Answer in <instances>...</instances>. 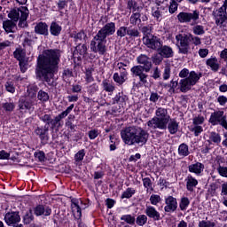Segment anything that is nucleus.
Listing matches in <instances>:
<instances>
[{
	"mask_svg": "<svg viewBox=\"0 0 227 227\" xmlns=\"http://www.w3.org/2000/svg\"><path fill=\"white\" fill-rule=\"evenodd\" d=\"M59 58H61L59 50H45L43 55H39L36 75L41 81H45L48 84L52 82L54 73L58 72Z\"/></svg>",
	"mask_w": 227,
	"mask_h": 227,
	"instance_id": "nucleus-1",
	"label": "nucleus"
},
{
	"mask_svg": "<svg viewBox=\"0 0 227 227\" xmlns=\"http://www.w3.org/2000/svg\"><path fill=\"white\" fill-rule=\"evenodd\" d=\"M178 76L180 77V81L171 80L169 84H168V93L173 95V93H176V88L180 90L181 93H187L190 90H192V86H196L201 79V73H197L196 71H189L187 68H183ZM179 84V86H178Z\"/></svg>",
	"mask_w": 227,
	"mask_h": 227,
	"instance_id": "nucleus-2",
	"label": "nucleus"
},
{
	"mask_svg": "<svg viewBox=\"0 0 227 227\" xmlns=\"http://www.w3.org/2000/svg\"><path fill=\"white\" fill-rule=\"evenodd\" d=\"M114 33H116V24L114 22L106 23L90 42V51L92 52H98V54L104 56L107 51L106 48L107 40L106 38L113 35Z\"/></svg>",
	"mask_w": 227,
	"mask_h": 227,
	"instance_id": "nucleus-3",
	"label": "nucleus"
},
{
	"mask_svg": "<svg viewBox=\"0 0 227 227\" xmlns=\"http://www.w3.org/2000/svg\"><path fill=\"white\" fill-rule=\"evenodd\" d=\"M148 137L149 135L145 129L136 126L127 127L121 131V137L128 146L146 145Z\"/></svg>",
	"mask_w": 227,
	"mask_h": 227,
	"instance_id": "nucleus-4",
	"label": "nucleus"
},
{
	"mask_svg": "<svg viewBox=\"0 0 227 227\" xmlns=\"http://www.w3.org/2000/svg\"><path fill=\"white\" fill-rule=\"evenodd\" d=\"M169 120H171V116L168 109L158 107L155 111V116L147 121V127L151 130H156V129H159V130H166Z\"/></svg>",
	"mask_w": 227,
	"mask_h": 227,
	"instance_id": "nucleus-5",
	"label": "nucleus"
},
{
	"mask_svg": "<svg viewBox=\"0 0 227 227\" xmlns=\"http://www.w3.org/2000/svg\"><path fill=\"white\" fill-rule=\"evenodd\" d=\"M27 15H29V11L27 9L23 8L22 10L17 8L12 9L9 14V19H12L14 22H17L20 20V26L24 27L26 26V20H27Z\"/></svg>",
	"mask_w": 227,
	"mask_h": 227,
	"instance_id": "nucleus-6",
	"label": "nucleus"
},
{
	"mask_svg": "<svg viewBox=\"0 0 227 227\" xmlns=\"http://www.w3.org/2000/svg\"><path fill=\"white\" fill-rule=\"evenodd\" d=\"M176 45L179 54H189L191 52V45L189 44V35L179 34L176 35Z\"/></svg>",
	"mask_w": 227,
	"mask_h": 227,
	"instance_id": "nucleus-7",
	"label": "nucleus"
},
{
	"mask_svg": "<svg viewBox=\"0 0 227 227\" xmlns=\"http://www.w3.org/2000/svg\"><path fill=\"white\" fill-rule=\"evenodd\" d=\"M209 122L212 125H221L227 130V116L224 114V111L218 110L211 114Z\"/></svg>",
	"mask_w": 227,
	"mask_h": 227,
	"instance_id": "nucleus-8",
	"label": "nucleus"
},
{
	"mask_svg": "<svg viewBox=\"0 0 227 227\" xmlns=\"http://www.w3.org/2000/svg\"><path fill=\"white\" fill-rule=\"evenodd\" d=\"M179 22L187 23L192 22V25L198 24L200 20V12L193 11L192 12H180L177 15Z\"/></svg>",
	"mask_w": 227,
	"mask_h": 227,
	"instance_id": "nucleus-9",
	"label": "nucleus"
},
{
	"mask_svg": "<svg viewBox=\"0 0 227 227\" xmlns=\"http://www.w3.org/2000/svg\"><path fill=\"white\" fill-rule=\"evenodd\" d=\"M143 42L148 49H152L153 51H159L162 47V42L157 35H147L144 36Z\"/></svg>",
	"mask_w": 227,
	"mask_h": 227,
	"instance_id": "nucleus-10",
	"label": "nucleus"
},
{
	"mask_svg": "<svg viewBox=\"0 0 227 227\" xmlns=\"http://www.w3.org/2000/svg\"><path fill=\"white\" fill-rule=\"evenodd\" d=\"M214 16L216 26L221 27L227 20L226 4H223L218 10L215 11Z\"/></svg>",
	"mask_w": 227,
	"mask_h": 227,
	"instance_id": "nucleus-11",
	"label": "nucleus"
},
{
	"mask_svg": "<svg viewBox=\"0 0 227 227\" xmlns=\"http://www.w3.org/2000/svg\"><path fill=\"white\" fill-rule=\"evenodd\" d=\"M71 208L74 219H79L82 215V210L84 208V203L81 200H72Z\"/></svg>",
	"mask_w": 227,
	"mask_h": 227,
	"instance_id": "nucleus-12",
	"label": "nucleus"
},
{
	"mask_svg": "<svg viewBox=\"0 0 227 227\" xmlns=\"http://www.w3.org/2000/svg\"><path fill=\"white\" fill-rule=\"evenodd\" d=\"M74 104H72L70 106H68L64 112L59 114L58 116H56L54 119H51L50 121V125L52 129H54L63 118H67V114H70L72 113V110L74 109Z\"/></svg>",
	"mask_w": 227,
	"mask_h": 227,
	"instance_id": "nucleus-13",
	"label": "nucleus"
},
{
	"mask_svg": "<svg viewBox=\"0 0 227 227\" xmlns=\"http://www.w3.org/2000/svg\"><path fill=\"white\" fill-rule=\"evenodd\" d=\"M188 171L193 173L196 176H201L205 171V165L201 162H195L188 166Z\"/></svg>",
	"mask_w": 227,
	"mask_h": 227,
	"instance_id": "nucleus-14",
	"label": "nucleus"
},
{
	"mask_svg": "<svg viewBox=\"0 0 227 227\" xmlns=\"http://www.w3.org/2000/svg\"><path fill=\"white\" fill-rule=\"evenodd\" d=\"M130 72L133 74V75L139 77L141 82L144 84L146 83V77H148V75L145 74V67L142 66H134L130 69Z\"/></svg>",
	"mask_w": 227,
	"mask_h": 227,
	"instance_id": "nucleus-15",
	"label": "nucleus"
},
{
	"mask_svg": "<svg viewBox=\"0 0 227 227\" xmlns=\"http://www.w3.org/2000/svg\"><path fill=\"white\" fill-rule=\"evenodd\" d=\"M4 221L8 226H12V224H17V223H20V215L17 212L7 213L4 215Z\"/></svg>",
	"mask_w": 227,
	"mask_h": 227,
	"instance_id": "nucleus-16",
	"label": "nucleus"
},
{
	"mask_svg": "<svg viewBox=\"0 0 227 227\" xmlns=\"http://www.w3.org/2000/svg\"><path fill=\"white\" fill-rule=\"evenodd\" d=\"M145 214L153 221H160V213L153 206H146Z\"/></svg>",
	"mask_w": 227,
	"mask_h": 227,
	"instance_id": "nucleus-17",
	"label": "nucleus"
},
{
	"mask_svg": "<svg viewBox=\"0 0 227 227\" xmlns=\"http://www.w3.org/2000/svg\"><path fill=\"white\" fill-rule=\"evenodd\" d=\"M34 214L37 216H49L51 215V214H52V209H51V207H49L48 206L38 205L34 208Z\"/></svg>",
	"mask_w": 227,
	"mask_h": 227,
	"instance_id": "nucleus-18",
	"label": "nucleus"
},
{
	"mask_svg": "<svg viewBox=\"0 0 227 227\" xmlns=\"http://www.w3.org/2000/svg\"><path fill=\"white\" fill-rule=\"evenodd\" d=\"M166 206L164 207L165 212H175L176 210V207H178V203L176 202V199L172 196H169L165 200Z\"/></svg>",
	"mask_w": 227,
	"mask_h": 227,
	"instance_id": "nucleus-19",
	"label": "nucleus"
},
{
	"mask_svg": "<svg viewBox=\"0 0 227 227\" xmlns=\"http://www.w3.org/2000/svg\"><path fill=\"white\" fill-rule=\"evenodd\" d=\"M206 65L207 68H210L212 72H219V68H221V63L219 62V59L215 57H211L207 59Z\"/></svg>",
	"mask_w": 227,
	"mask_h": 227,
	"instance_id": "nucleus-20",
	"label": "nucleus"
},
{
	"mask_svg": "<svg viewBox=\"0 0 227 227\" xmlns=\"http://www.w3.org/2000/svg\"><path fill=\"white\" fill-rule=\"evenodd\" d=\"M137 63L144 66L145 72H150V68H152V60L146 55H140L137 59Z\"/></svg>",
	"mask_w": 227,
	"mask_h": 227,
	"instance_id": "nucleus-21",
	"label": "nucleus"
},
{
	"mask_svg": "<svg viewBox=\"0 0 227 227\" xmlns=\"http://www.w3.org/2000/svg\"><path fill=\"white\" fill-rule=\"evenodd\" d=\"M162 10L164 8L158 4H153L152 7V15L158 22L162 20Z\"/></svg>",
	"mask_w": 227,
	"mask_h": 227,
	"instance_id": "nucleus-22",
	"label": "nucleus"
},
{
	"mask_svg": "<svg viewBox=\"0 0 227 227\" xmlns=\"http://www.w3.org/2000/svg\"><path fill=\"white\" fill-rule=\"evenodd\" d=\"M185 183H186L187 191H190V192H192V191H194V187L198 185V179L189 175L185 179Z\"/></svg>",
	"mask_w": 227,
	"mask_h": 227,
	"instance_id": "nucleus-23",
	"label": "nucleus"
},
{
	"mask_svg": "<svg viewBox=\"0 0 227 227\" xmlns=\"http://www.w3.org/2000/svg\"><path fill=\"white\" fill-rule=\"evenodd\" d=\"M159 54L161 58H173V48L167 45L160 46Z\"/></svg>",
	"mask_w": 227,
	"mask_h": 227,
	"instance_id": "nucleus-24",
	"label": "nucleus"
},
{
	"mask_svg": "<svg viewBox=\"0 0 227 227\" xmlns=\"http://www.w3.org/2000/svg\"><path fill=\"white\" fill-rule=\"evenodd\" d=\"M113 79L114 82H117V84H123V82L127 81V71H122L121 74L118 73H114Z\"/></svg>",
	"mask_w": 227,
	"mask_h": 227,
	"instance_id": "nucleus-25",
	"label": "nucleus"
},
{
	"mask_svg": "<svg viewBox=\"0 0 227 227\" xmlns=\"http://www.w3.org/2000/svg\"><path fill=\"white\" fill-rule=\"evenodd\" d=\"M179 123L175 119H170L168 122L167 128L170 134H176L178 132Z\"/></svg>",
	"mask_w": 227,
	"mask_h": 227,
	"instance_id": "nucleus-26",
	"label": "nucleus"
},
{
	"mask_svg": "<svg viewBox=\"0 0 227 227\" xmlns=\"http://www.w3.org/2000/svg\"><path fill=\"white\" fill-rule=\"evenodd\" d=\"M35 31L37 35H48L49 27L47 24L40 22L35 27Z\"/></svg>",
	"mask_w": 227,
	"mask_h": 227,
	"instance_id": "nucleus-27",
	"label": "nucleus"
},
{
	"mask_svg": "<svg viewBox=\"0 0 227 227\" xmlns=\"http://www.w3.org/2000/svg\"><path fill=\"white\" fill-rule=\"evenodd\" d=\"M75 54H80V57H78L80 59L85 58L88 54V46H86V44L77 45L74 56H75Z\"/></svg>",
	"mask_w": 227,
	"mask_h": 227,
	"instance_id": "nucleus-28",
	"label": "nucleus"
},
{
	"mask_svg": "<svg viewBox=\"0 0 227 227\" xmlns=\"http://www.w3.org/2000/svg\"><path fill=\"white\" fill-rule=\"evenodd\" d=\"M35 106V99L34 98H27L25 101H21L20 103V109L22 111L27 109H32V107Z\"/></svg>",
	"mask_w": 227,
	"mask_h": 227,
	"instance_id": "nucleus-29",
	"label": "nucleus"
},
{
	"mask_svg": "<svg viewBox=\"0 0 227 227\" xmlns=\"http://www.w3.org/2000/svg\"><path fill=\"white\" fill-rule=\"evenodd\" d=\"M61 26L58 24L57 22H52L50 27V33L53 36H59L61 33Z\"/></svg>",
	"mask_w": 227,
	"mask_h": 227,
	"instance_id": "nucleus-30",
	"label": "nucleus"
},
{
	"mask_svg": "<svg viewBox=\"0 0 227 227\" xmlns=\"http://www.w3.org/2000/svg\"><path fill=\"white\" fill-rule=\"evenodd\" d=\"M3 27L6 33H13V29H15V22L12 20H5L3 22Z\"/></svg>",
	"mask_w": 227,
	"mask_h": 227,
	"instance_id": "nucleus-31",
	"label": "nucleus"
},
{
	"mask_svg": "<svg viewBox=\"0 0 227 227\" xmlns=\"http://www.w3.org/2000/svg\"><path fill=\"white\" fill-rule=\"evenodd\" d=\"M189 153V145L186 144H181L178 147V155L180 157H187Z\"/></svg>",
	"mask_w": 227,
	"mask_h": 227,
	"instance_id": "nucleus-32",
	"label": "nucleus"
},
{
	"mask_svg": "<svg viewBox=\"0 0 227 227\" xmlns=\"http://www.w3.org/2000/svg\"><path fill=\"white\" fill-rule=\"evenodd\" d=\"M102 86L105 91H107V93H113L114 91V85L111 83L108 80H104L102 82Z\"/></svg>",
	"mask_w": 227,
	"mask_h": 227,
	"instance_id": "nucleus-33",
	"label": "nucleus"
},
{
	"mask_svg": "<svg viewBox=\"0 0 227 227\" xmlns=\"http://www.w3.org/2000/svg\"><path fill=\"white\" fill-rule=\"evenodd\" d=\"M192 33L197 36H201L205 34V27L202 25H195L192 27Z\"/></svg>",
	"mask_w": 227,
	"mask_h": 227,
	"instance_id": "nucleus-34",
	"label": "nucleus"
},
{
	"mask_svg": "<svg viewBox=\"0 0 227 227\" xmlns=\"http://www.w3.org/2000/svg\"><path fill=\"white\" fill-rule=\"evenodd\" d=\"M14 58L18 59V61H23L26 59V52L22 49H16V51L13 52Z\"/></svg>",
	"mask_w": 227,
	"mask_h": 227,
	"instance_id": "nucleus-35",
	"label": "nucleus"
},
{
	"mask_svg": "<svg viewBox=\"0 0 227 227\" xmlns=\"http://www.w3.org/2000/svg\"><path fill=\"white\" fill-rule=\"evenodd\" d=\"M130 22L134 26H137V24H141V14L139 13V12L137 11V12L131 15Z\"/></svg>",
	"mask_w": 227,
	"mask_h": 227,
	"instance_id": "nucleus-36",
	"label": "nucleus"
},
{
	"mask_svg": "<svg viewBox=\"0 0 227 227\" xmlns=\"http://www.w3.org/2000/svg\"><path fill=\"white\" fill-rule=\"evenodd\" d=\"M135 221L137 226H145V224L148 223V216L145 215H140L137 217V219H135Z\"/></svg>",
	"mask_w": 227,
	"mask_h": 227,
	"instance_id": "nucleus-37",
	"label": "nucleus"
},
{
	"mask_svg": "<svg viewBox=\"0 0 227 227\" xmlns=\"http://www.w3.org/2000/svg\"><path fill=\"white\" fill-rule=\"evenodd\" d=\"M35 219L33 216V211L29 209L28 211L26 212L25 215L23 216V223L25 224H29L32 223V221Z\"/></svg>",
	"mask_w": 227,
	"mask_h": 227,
	"instance_id": "nucleus-38",
	"label": "nucleus"
},
{
	"mask_svg": "<svg viewBox=\"0 0 227 227\" xmlns=\"http://www.w3.org/2000/svg\"><path fill=\"white\" fill-rule=\"evenodd\" d=\"M198 227H215V221L207 219L200 221Z\"/></svg>",
	"mask_w": 227,
	"mask_h": 227,
	"instance_id": "nucleus-39",
	"label": "nucleus"
},
{
	"mask_svg": "<svg viewBox=\"0 0 227 227\" xmlns=\"http://www.w3.org/2000/svg\"><path fill=\"white\" fill-rule=\"evenodd\" d=\"M209 141H212V143L219 145V143H221V135H219V133L216 132H211L209 134Z\"/></svg>",
	"mask_w": 227,
	"mask_h": 227,
	"instance_id": "nucleus-40",
	"label": "nucleus"
},
{
	"mask_svg": "<svg viewBox=\"0 0 227 227\" xmlns=\"http://www.w3.org/2000/svg\"><path fill=\"white\" fill-rule=\"evenodd\" d=\"M136 194V190H134L133 188H128L126 189V191H124L121 194V199H127L129 200V198H132V195Z\"/></svg>",
	"mask_w": 227,
	"mask_h": 227,
	"instance_id": "nucleus-41",
	"label": "nucleus"
},
{
	"mask_svg": "<svg viewBox=\"0 0 227 227\" xmlns=\"http://www.w3.org/2000/svg\"><path fill=\"white\" fill-rule=\"evenodd\" d=\"M121 221H125L128 224H134L136 223V217L131 215H123L121 217Z\"/></svg>",
	"mask_w": 227,
	"mask_h": 227,
	"instance_id": "nucleus-42",
	"label": "nucleus"
},
{
	"mask_svg": "<svg viewBox=\"0 0 227 227\" xmlns=\"http://www.w3.org/2000/svg\"><path fill=\"white\" fill-rule=\"evenodd\" d=\"M116 35L117 36H120V38H123V36H127V35H129V28L127 27H120Z\"/></svg>",
	"mask_w": 227,
	"mask_h": 227,
	"instance_id": "nucleus-43",
	"label": "nucleus"
},
{
	"mask_svg": "<svg viewBox=\"0 0 227 227\" xmlns=\"http://www.w3.org/2000/svg\"><path fill=\"white\" fill-rule=\"evenodd\" d=\"M49 128H36L35 130L36 136L40 137L41 139H43V137H45V134H47Z\"/></svg>",
	"mask_w": 227,
	"mask_h": 227,
	"instance_id": "nucleus-44",
	"label": "nucleus"
},
{
	"mask_svg": "<svg viewBox=\"0 0 227 227\" xmlns=\"http://www.w3.org/2000/svg\"><path fill=\"white\" fill-rule=\"evenodd\" d=\"M149 200H150L151 205H154V206L159 205V203L162 201V199L160 198V196L155 195V194L151 195Z\"/></svg>",
	"mask_w": 227,
	"mask_h": 227,
	"instance_id": "nucleus-45",
	"label": "nucleus"
},
{
	"mask_svg": "<svg viewBox=\"0 0 227 227\" xmlns=\"http://www.w3.org/2000/svg\"><path fill=\"white\" fill-rule=\"evenodd\" d=\"M128 8H129V10H134L135 12H141V7L137 6V3L134 0H129L128 2Z\"/></svg>",
	"mask_w": 227,
	"mask_h": 227,
	"instance_id": "nucleus-46",
	"label": "nucleus"
},
{
	"mask_svg": "<svg viewBox=\"0 0 227 227\" xmlns=\"http://www.w3.org/2000/svg\"><path fill=\"white\" fill-rule=\"evenodd\" d=\"M21 38H23V45L26 47L27 45H32L33 40H31V35L29 34H24Z\"/></svg>",
	"mask_w": 227,
	"mask_h": 227,
	"instance_id": "nucleus-47",
	"label": "nucleus"
},
{
	"mask_svg": "<svg viewBox=\"0 0 227 227\" xmlns=\"http://www.w3.org/2000/svg\"><path fill=\"white\" fill-rule=\"evenodd\" d=\"M38 100H41V102H47L49 100V94L45 91L40 90L37 95Z\"/></svg>",
	"mask_w": 227,
	"mask_h": 227,
	"instance_id": "nucleus-48",
	"label": "nucleus"
},
{
	"mask_svg": "<svg viewBox=\"0 0 227 227\" xmlns=\"http://www.w3.org/2000/svg\"><path fill=\"white\" fill-rule=\"evenodd\" d=\"M190 203L191 202L189 201V199L187 197L183 198L179 205L181 210H187V207H189Z\"/></svg>",
	"mask_w": 227,
	"mask_h": 227,
	"instance_id": "nucleus-49",
	"label": "nucleus"
},
{
	"mask_svg": "<svg viewBox=\"0 0 227 227\" xmlns=\"http://www.w3.org/2000/svg\"><path fill=\"white\" fill-rule=\"evenodd\" d=\"M178 10V4L175 0H170V5L168 8L169 13H175Z\"/></svg>",
	"mask_w": 227,
	"mask_h": 227,
	"instance_id": "nucleus-50",
	"label": "nucleus"
},
{
	"mask_svg": "<svg viewBox=\"0 0 227 227\" xmlns=\"http://www.w3.org/2000/svg\"><path fill=\"white\" fill-rule=\"evenodd\" d=\"M4 86L8 93H15V85H13V82H6Z\"/></svg>",
	"mask_w": 227,
	"mask_h": 227,
	"instance_id": "nucleus-51",
	"label": "nucleus"
},
{
	"mask_svg": "<svg viewBox=\"0 0 227 227\" xmlns=\"http://www.w3.org/2000/svg\"><path fill=\"white\" fill-rule=\"evenodd\" d=\"M86 153H84V150H80L75 155H74V160L75 162H81L83 159Z\"/></svg>",
	"mask_w": 227,
	"mask_h": 227,
	"instance_id": "nucleus-52",
	"label": "nucleus"
},
{
	"mask_svg": "<svg viewBox=\"0 0 227 227\" xmlns=\"http://www.w3.org/2000/svg\"><path fill=\"white\" fill-rule=\"evenodd\" d=\"M216 170L218 171V175L223 176V178H227V167L219 166Z\"/></svg>",
	"mask_w": 227,
	"mask_h": 227,
	"instance_id": "nucleus-53",
	"label": "nucleus"
},
{
	"mask_svg": "<svg viewBox=\"0 0 227 227\" xmlns=\"http://www.w3.org/2000/svg\"><path fill=\"white\" fill-rule=\"evenodd\" d=\"M99 134H100V131H98V129H91L88 132L89 138L91 140L97 139Z\"/></svg>",
	"mask_w": 227,
	"mask_h": 227,
	"instance_id": "nucleus-54",
	"label": "nucleus"
},
{
	"mask_svg": "<svg viewBox=\"0 0 227 227\" xmlns=\"http://www.w3.org/2000/svg\"><path fill=\"white\" fill-rule=\"evenodd\" d=\"M169 77H171V67L167 66L164 68L163 79H164V81H168V79H169Z\"/></svg>",
	"mask_w": 227,
	"mask_h": 227,
	"instance_id": "nucleus-55",
	"label": "nucleus"
},
{
	"mask_svg": "<svg viewBox=\"0 0 227 227\" xmlns=\"http://www.w3.org/2000/svg\"><path fill=\"white\" fill-rule=\"evenodd\" d=\"M188 37L191 38L193 45H201V38L192 35H188Z\"/></svg>",
	"mask_w": 227,
	"mask_h": 227,
	"instance_id": "nucleus-56",
	"label": "nucleus"
},
{
	"mask_svg": "<svg viewBox=\"0 0 227 227\" xmlns=\"http://www.w3.org/2000/svg\"><path fill=\"white\" fill-rule=\"evenodd\" d=\"M3 107L4 111L12 112L15 109V104L7 102L3 105Z\"/></svg>",
	"mask_w": 227,
	"mask_h": 227,
	"instance_id": "nucleus-57",
	"label": "nucleus"
},
{
	"mask_svg": "<svg viewBox=\"0 0 227 227\" xmlns=\"http://www.w3.org/2000/svg\"><path fill=\"white\" fill-rule=\"evenodd\" d=\"M143 185L149 191V189H152V180L149 177H145L143 179Z\"/></svg>",
	"mask_w": 227,
	"mask_h": 227,
	"instance_id": "nucleus-58",
	"label": "nucleus"
},
{
	"mask_svg": "<svg viewBox=\"0 0 227 227\" xmlns=\"http://www.w3.org/2000/svg\"><path fill=\"white\" fill-rule=\"evenodd\" d=\"M20 71L24 74L27 70V60H20Z\"/></svg>",
	"mask_w": 227,
	"mask_h": 227,
	"instance_id": "nucleus-59",
	"label": "nucleus"
},
{
	"mask_svg": "<svg viewBox=\"0 0 227 227\" xmlns=\"http://www.w3.org/2000/svg\"><path fill=\"white\" fill-rule=\"evenodd\" d=\"M203 121H205V118H203L201 116L193 118V125L194 126H200V125H202Z\"/></svg>",
	"mask_w": 227,
	"mask_h": 227,
	"instance_id": "nucleus-60",
	"label": "nucleus"
},
{
	"mask_svg": "<svg viewBox=\"0 0 227 227\" xmlns=\"http://www.w3.org/2000/svg\"><path fill=\"white\" fill-rule=\"evenodd\" d=\"M192 132H194V135L198 137L201 132H203V127L201 126H193Z\"/></svg>",
	"mask_w": 227,
	"mask_h": 227,
	"instance_id": "nucleus-61",
	"label": "nucleus"
},
{
	"mask_svg": "<svg viewBox=\"0 0 227 227\" xmlns=\"http://www.w3.org/2000/svg\"><path fill=\"white\" fill-rule=\"evenodd\" d=\"M8 159H10V153H6L4 150L0 151V160H8Z\"/></svg>",
	"mask_w": 227,
	"mask_h": 227,
	"instance_id": "nucleus-62",
	"label": "nucleus"
},
{
	"mask_svg": "<svg viewBox=\"0 0 227 227\" xmlns=\"http://www.w3.org/2000/svg\"><path fill=\"white\" fill-rule=\"evenodd\" d=\"M128 35L129 36H139V31L135 28H128Z\"/></svg>",
	"mask_w": 227,
	"mask_h": 227,
	"instance_id": "nucleus-63",
	"label": "nucleus"
},
{
	"mask_svg": "<svg viewBox=\"0 0 227 227\" xmlns=\"http://www.w3.org/2000/svg\"><path fill=\"white\" fill-rule=\"evenodd\" d=\"M221 196H227V182L222 184Z\"/></svg>",
	"mask_w": 227,
	"mask_h": 227,
	"instance_id": "nucleus-64",
	"label": "nucleus"
}]
</instances>
